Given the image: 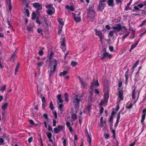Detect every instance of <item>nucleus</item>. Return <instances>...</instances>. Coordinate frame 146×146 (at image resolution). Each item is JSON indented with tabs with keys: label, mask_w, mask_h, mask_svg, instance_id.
<instances>
[{
	"label": "nucleus",
	"mask_w": 146,
	"mask_h": 146,
	"mask_svg": "<svg viewBox=\"0 0 146 146\" xmlns=\"http://www.w3.org/2000/svg\"><path fill=\"white\" fill-rule=\"evenodd\" d=\"M54 53L51 52L50 53V64L49 66V68L50 69L49 73V76H52V74L55 72L56 68L57 65V62L56 60L53 58H52L51 57L53 55Z\"/></svg>",
	"instance_id": "nucleus-1"
},
{
	"label": "nucleus",
	"mask_w": 146,
	"mask_h": 146,
	"mask_svg": "<svg viewBox=\"0 0 146 146\" xmlns=\"http://www.w3.org/2000/svg\"><path fill=\"white\" fill-rule=\"evenodd\" d=\"M112 29L115 30L114 31H110L109 32L108 34V37L109 38L112 37L113 35V32H119L121 30V26L120 24H118L115 26L112 27Z\"/></svg>",
	"instance_id": "nucleus-2"
},
{
	"label": "nucleus",
	"mask_w": 146,
	"mask_h": 146,
	"mask_svg": "<svg viewBox=\"0 0 146 146\" xmlns=\"http://www.w3.org/2000/svg\"><path fill=\"white\" fill-rule=\"evenodd\" d=\"M140 93V90H135V88L132 91V99L134 100H137L138 99L139 94Z\"/></svg>",
	"instance_id": "nucleus-3"
},
{
	"label": "nucleus",
	"mask_w": 146,
	"mask_h": 146,
	"mask_svg": "<svg viewBox=\"0 0 146 146\" xmlns=\"http://www.w3.org/2000/svg\"><path fill=\"white\" fill-rule=\"evenodd\" d=\"M52 6V4L48 5L45 6L46 8H48L47 11V13L49 15L53 14L55 12V9Z\"/></svg>",
	"instance_id": "nucleus-4"
},
{
	"label": "nucleus",
	"mask_w": 146,
	"mask_h": 146,
	"mask_svg": "<svg viewBox=\"0 0 146 146\" xmlns=\"http://www.w3.org/2000/svg\"><path fill=\"white\" fill-rule=\"evenodd\" d=\"M101 57L102 59H103L106 57L111 58L112 57V56L111 54H110L108 52H107L106 50L105 49L102 51Z\"/></svg>",
	"instance_id": "nucleus-5"
},
{
	"label": "nucleus",
	"mask_w": 146,
	"mask_h": 146,
	"mask_svg": "<svg viewBox=\"0 0 146 146\" xmlns=\"http://www.w3.org/2000/svg\"><path fill=\"white\" fill-rule=\"evenodd\" d=\"M99 86V84L98 82V80H97L96 81L94 80H93L91 83L90 89L91 90V91L90 92V93L91 94V92L93 91L94 88Z\"/></svg>",
	"instance_id": "nucleus-6"
},
{
	"label": "nucleus",
	"mask_w": 146,
	"mask_h": 146,
	"mask_svg": "<svg viewBox=\"0 0 146 146\" xmlns=\"http://www.w3.org/2000/svg\"><path fill=\"white\" fill-rule=\"evenodd\" d=\"M95 15V12L94 11L92 8H90L88 12V17L89 19H92L94 17Z\"/></svg>",
	"instance_id": "nucleus-7"
},
{
	"label": "nucleus",
	"mask_w": 146,
	"mask_h": 146,
	"mask_svg": "<svg viewBox=\"0 0 146 146\" xmlns=\"http://www.w3.org/2000/svg\"><path fill=\"white\" fill-rule=\"evenodd\" d=\"M81 13L80 12H79L77 15L73 13H72V15L73 17L74 20L76 22H80L81 21V18L80 16Z\"/></svg>",
	"instance_id": "nucleus-8"
},
{
	"label": "nucleus",
	"mask_w": 146,
	"mask_h": 146,
	"mask_svg": "<svg viewBox=\"0 0 146 146\" xmlns=\"http://www.w3.org/2000/svg\"><path fill=\"white\" fill-rule=\"evenodd\" d=\"M104 100H108L109 97L108 88L107 87L104 88Z\"/></svg>",
	"instance_id": "nucleus-9"
},
{
	"label": "nucleus",
	"mask_w": 146,
	"mask_h": 146,
	"mask_svg": "<svg viewBox=\"0 0 146 146\" xmlns=\"http://www.w3.org/2000/svg\"><path fill=\"white\" fill-rule=\"evenodd\" d=\"M142 114L141 115V123L142 125L144 126V120L145 119L146 115V109H144L142 111Z\"/></svg>",
	"instance_id": "nucleus-10"
},
{
	"label": "nucleus",
	"mask_w": 146,
	"mask_h": 146,
	"mask_svg": "<svg viewBox=\"0 0 146 146\" xmlns=\"http://www.w3.org/2000/svg\"><path fill=\"white\" fill-rule=\"evenodd\" d=\"M85 133L86 137L87 138V140L88 142L89 146H92L91 145V138L90 137L88 133V131L87 129L85 130Z\"/></svg>",
	"instance_id": "nucleus-11"
},
{
	"label": "nucleus",
	"mask_w": 146,
	"mask_h": 146,
	"mask_svg": "<svg viewBox=\"0 0 146 146\" xmlns=\"http://www.w3.org/2000/svg\"><path fill=\"white\" fill-rule=\"evenodd\" d=\"M95 31L96 34L98 36L100 39V41L101 42L103 38V36L102 35V33L100 31H98L96 29H95Z\"/></svg>",
	"instance_id": "nucleus-12"
},
{
	"label": "nucleus",
	"mask_w": 146,
	"mask_h": 146,
	"mask_svg": "<svg viewBox=\"0 0 146 146\" xmlns=\"http://www.w3.org/2000/svg\"><path fill=\"white\" fill-rule=\"evenodd\" d=\"M33 7L38 11H40L42 9V6L41 4L38 3H35L33 4Z\"/></svg>",
	"instance_id": "nucleus-13"
},
{
	"label": "nucleus",
	"mask_w": 146,
	"mask_h": 146,
	"mask_svg": "<svg viewBox=\"0 0 146 146\" xmlns=\"http://www.w3.org/2000/svg\"><path fill=\"white\" fill-rule=\"evenodd\" d=\"M80 101H73V106L75 108L76 111L78 110Z\"/></svg>",
	"instance_id": "nucleus-14"
},
{
	"label": "nucleus",
	"mask_w": 146,
	"mask_h": 146,
	"mask_svg": "<svg viewBox=\"0 0 146 146\" xmlns=\"http://www.w3.org/2000/svg\"><path fill=\"white\" fill-rule=\"evenodd\" d=\"M120 101H118V102H117V107L116 109V112H115L114 111V110L113 109V108L112 109V110H113V111H112L111 114V116H113L114 114L117 111L119 108V103H120Z\"/></svg>",
	"instance_id": "nucleus-15"
},
{
	"label": "nucleus",
	"mask_w": 146,
	"mask_h": 146,
	"mask_svg": "<svg viewBox=\"0 0 146 146\" xmlns=\"http://www.w3.org/2000/svg\"><path fill=\"white\" fill-rule=\"evenodd\" d=\"M105 5V4L104 3L100 2L98 8V10L102 11L104 9Z\"/></svg>",
	"instance_id": "nucleus-16"
},
{
	"label": "nucleus",
	"mask_w": 146,
	"mask_h": 146,
	"mask_svg": "<svg viewBox=\"0 0 146 146\" xmlns=\"http://www.w3.org/2000/svg\"><path fill=\"white\" fill-rule=\"evenodd\" d=\"M39 61L36 64L37 65L38 67L41 66L44 63V58H42L40 59H39Z\"/></svg>",
	"instance_id": "nucleus-17"
},
{
	"label": "nucleus",
	"mask_w": 146,
	"mask_h": 146,
	"mask_svg": "<svg viewBox=\"0 0 146 146\" xmlns=\"http://www.w3.org/2000/svg\"><path fill=\"white\" fill-rule=\"evenodd\" d=\"M59 102L58 103V104H60V105H59L58 107V109L61 112L63 111L62 108L63 106L62 104V103L64 101H58Z\"/></svg>",
	"instance_id": "nucleus-18"
},
{
	"label": "nucleus",
	"mask_w": 146,
	"mask_h": 146,
	"mask_svg": "<svg viewBox=\"0 0 146 146\" xmlns=\"http://www.w3.org/2000/svg\"><path fill=\"white\" fill-rule=\"evenodd\" d=\"M8 103H6L3 104L1 107V109L3 110L6 111L7 109Z\"/></svg>",
	"instance_id": "nucleus-19"
},
{
	"label": "nucleus",
	"mask_w": 146,
	"mask_h": 146,
	"mask_svg": "<svg viewBox=\"0 0 146 146\" xmlns=\"http://www.w3.org/2000/svg\"><path fill=\"white\" fill-rule=\"evenodd\" d=\"M46 135L47 137L49 139V141L51 142H52V133H51L47 132L46 133Z\"/></svg>",
	"instance_id": "nucleus-20"
},
{
	"label": "nucleus",
	"mask_w": 146,
	"mask_h": 146,
	"mask_svg": "<svg viewBox=\"0 0 146 146\" xmlns=\"http://www.w3.org/2000/svg\"><path fill=\"white\" fill-rule=\"evenodd\" d=\"M87 110L88 111V113L89 115H91V110L92 109V105L90 104H89L86 107Z\"/></svg>",
	"instance_id": "nucleus-21"
},
{
	"label": "nucleus",
	"mask_w": 146,
	"mask_h": 146,
	"mask_svg": "<svg viewBox=\"0 0 146 146\" xmlns=\"http://www.w3.org/2000/svg\"><path fill=\"white\" fill-rule=\"evenodd\" d=\"M66 8L69 11H73L74 10V7L72 6L67 5L66 6Z\"/></svg>",
	"instance_id": "nucleus-22"
},
{
	"label": "nucleus",
	"mask_w": 146,
	"mask_h": 146,
	"mask_svg": "<svg viewBox=\"0 0 146 146\" xmlns=\"http://www.w3.org/2000/svg\"><path fill=\"white\" fill-rule=\"evenodd\" d=\"M78 78L81 82V84L82 86L83 87H85L86 86V84L83 81L82 79V78L79 76L78 77Z\"/></svg>",
	"instance_id": "nucleus-23"
},
{
	"label": "nucleus",
	"mask_w": 146,
	"mask_h": 146,
	"mask_svg": "<svg viewBox=\"0 0 146 146\" xmlns=\"http://www.w3.org/2000/svg\"><path fill=\"white\" fill-rule=\"evenodd\" d=\"M139 60H138L135 63L134 65L132 67V72H133V71L135 70V68L137 67V65L138 63H139Z\"/></svg>",
	"instance_id": "nucleus-24"
},
{
	"label": "nucleus",
	"mask_w": 146,
	"mask_h": 146,
	"mask_svg": "<svg viewBox=\"0 0 146 146\" xmlns=\"http://www.w3.org/2000/svg\"><path fill=\"white\" fill-rule=\"evenodd\" d=\"M139 41V40H138L136 42L135 44H133L131 45V47L132 48V49H133L136 47V46L138 45Z\"/></svg>",
	"instance_id": "nucleus-25"
},
{
	"label": "nucleus",
	"mask_w": 146,
	"mask_h": 146,
	"mask_svg": "<svg viewBox=\"0 0 146 146\" xmlns=\"http://www.w3.org/2000/svg\"><path fill=\"white\" fill-rule=\"evenodd\" d=\"M113 0H108V3L109 6H111L113 5Z\"/></svg>",
	"instance_id": "nucleus-26"
},
{
	"label": "nucleus",
	"mask_w": 146,
	"mask_h": 146,
	"mask_svg": "<svg viewBox=\"0 0 146 146\" xmlns=\"http://www.w3.org/2000/svg\"><path fill=\"white\" fill-rule=\"evenodd\" d=\"M129 71V70H128L127 71L125 72V78L126 82V83H127V82L128 78V76L127 74Z\"/></svg>",
	"instance_id": "nucleus-27"
},
{
	"label": "nucleus",
	"mask_w": 146,
	"mask_h": 146,
	"mask_svg": "<svg viewBox=\"0 0 146 146\" xmlns=\"http://www.w3.org/2000/svg\"><path fill=\"white\" fill-rule=\"evenodd\" d=\"M7 111H4L3 110L2 113V118H5L6 115H5Z\"/></svg>",
	"instance_id": "nucleus-28"
},
{
	"label": "nucleus",
	"mask_w": 146,
	"mask_h": 146,
	"mask_svg": "<svg viewBox=\"0 0 146 146\" xmlns=\"http://www.w3.org/2000/svg\"><path fill=\"white\" fill-rule=\"evenodd\" d=\"M77 117V115L75 114H73L72 115V118L73 121L75 120Z\"/></svg>",
	"instance_id": "nucleus-29"
},
{
	"label": "nucleus",
	"mask_w": 146,
	"mask_h": 146,
	"mask_svg": "<svg viewBox=\"0 0 146 146\" xmlns=\"http://www.w3.org/2000/svg\"><path fill=\"white\" fill-rule=\"evenodd\" d=\"M57 127L58 128V130L59 131H62V130H63V129L64 127H63L62 125H58L57 126Z\"/></svg>",
	"instance_id": "nucleus-30"
},
{
	"label": "nucleus",
	"mask_w": 146,
	"mask_h": 146,
	"mask_svg": "<svg viewBox=\"0 0 146 146\" xmlns=\"http://www.w3.org/2000/svg\"><path fill=\"white\" fill-rule=\"evenodd\" d=\"M133 105V104H132V103H131L129 106H128L127 105L125 106V108L128 109H130L132 108Z\"/></svg>",
	"instance_id": "nucleus-31"
},
{
	"label": "nucleus",
	"mask_w": 146,
	"mask_h": 146,
	"mask_svg": "<svg viewBox=\"0 0 146 146\" xmlns=\"http://www.w3.org/2000/svg\"><path fill=\"white\" fill-rule=\"evenodd\" d=\"M58 21L59 24L61 25V26H62L64 25V23L62 21V19L61 18L59 19Z\"/></svg>",
	"instance_id": "nucleus-32"
},
{
	"label": "nucleus",
	"mask_w": 146,
	"mask_h": 146,
	"mask_svg": "<svg viewBox=\"0 0 146 146\" xmlns=\"http://www.w3.org/2000/svg\"><path fill=\"white\" fill-rule=\"evenodd\" d=\"M121 113V111H120L117 114V119L116 121H118V122L119 121V120L120 118V114Z\"/></svg>",
	"instance_id": "nucleus-33"
},
{
	"label": "nucleus",
	"mask_w": 146,
	"mask_h": 146,
	"mask_svg": "<svg viewBox=\"0 0 146 146\" xmlns=\"http://www.w3.org/2000/svg\"><path fill=\"white\" fill-rule=\"evenodd\" d=\"M65 100H68V95L67 93H65L64 94Z\"/></svg>",
	"instance_id": "nucleus-34"
},
{
	"label": "nucleus",
	"mask_w": 146,
	"mask_h": 146,
	"mask_svg": "<svg viewBox=\"0 0 146 146\" xmlns=\"http://www.w3.org/2000/svg\"><path fill=\"white\" fill-rule=\"evenodd\" d=\"M16 54L14 53L12 55L11 57V59L13 60H14L16 58Z\"/></svg>",
	"instance_id": "nucleus-35"
},
{
	"label": "nucleus",
	"mask_w": 146,
	"mask_h": 146,
	"mask_svg": "<svg viewBox=\"0 0 146 146\" xmlns=\"http://www.w3.org/2000/svg\"><path fill=\"white\" fill-rule=\"evenodd\" d=\"M78 64L77 62L72 61L71 62V65L73 66H75Z\"/></svg>",
	"instance_id": "nucleus-36"
},
{
	"label": "nucleus",
	"mask_w": 146,
	"mask_h": 146,
	"mask_svg": "<svg viewBox=\"0 0 146 146\" xmlns=\"http://www.w3.org/2000/svg\"><path fill=\"white\" fill-rule=\"evenodd\" d=\"M6 87V86L5 85H4L2 86L0 89L1 91L3 92L5 90Z\"/></svg>",
	"instance_id": "nucleus-37"
},
{
	"label": "nucleus",
	"mask_w": 146,
	"mask_h": 146,
	"mask_svg": "<svg viewBox=\"0 0 146 146\" xmlns=\"http://www.w3.org/2000/svg\"><path fill=\"white\" fill-rule=\"evenodd\" d=\"M54 131L55 134H57L60 132L57 127L54 128Z\"/></svg>",
	"instance_id": "nucleus-38"
},
{
	"label": "nucleus",
	"mask_w": 146,
	"mask_h": 146,
	"mask_svg": "<svg viewBox=\"0 0 146 146\" xmlns=\"http://www.w3.org/2000/svg\"><path fill=\"white\" fill-rule=\"evenodd\" d=\"M67 74V72L66 71H64L63 72H61L59 75L60 76H64Z\"/></svg>",
	"instance_id": "nucleus-39"
},
{
	"label": "nucleus",
	"mask_w": 146,
	"mask_h": 146,
	"mask_svg": "<svg viewBox=\"0 0 146 146\" xmlns=\"http://www.w3.org/2000/svg\"><path fill=\"white\" fill-rule=\"evenodd\" d=\"M36 17V15L35 12H33L32 14V19L33 20Z\"/></svg>",
	"instance_id": "nucleus-40"
},
{
	"label": "nucleus",
	"mask_w": 146,
	"mask_h": 146,
	"mask_svg": "<svg viewBox=\"0 0 146 146\" xmlns=\"http://www.w3.org/2000/svg\"><path fill=\"white\" fill-rule=\"evenodd\" d=\"M146 23V19L143 21L139 25V26L140 27H142L144 25H145Z\"/></svg>",
	"instance_id": "nucleus-41"
},
{
	"label": "nucleus",
	"mask_w": 146,
	"mask_h": 146,
	"mask_svg": "<svg viewBox=\"0 0 146 146\" xmlns=\"http://www.w3.org/2000/svg\"><path fill=\"white\" fill-rule=\"evenodd\" d=\"M113 117L112 116H111L110 118L109 119V121L111 122V126H112V123H113Z\"/></svg>",
	"instance_id": "nucleus-42"
},
{
	"label": "nucleus",
	"mask_w": 146,
	"mask_h": 146,
	"mask_svg": "<svg viewBox=\"0 0 146 146\" xmlns=\"http://www.w3.org/2000/svg\"><path fill=\"white\" fill-rule=\"evenodd\" d=\"M66 124L67 126V127L68 128H69L72 126H71L70 125V123L68 121H66Z\"/></svg>",
	"instance_id": "nucleus-43"
},
{
	"label": "nucleus",
	"mask_w": 146,
	"mask_h": 146,
	"mask_svg": "<svg viewBox=\"0 0 146 146\" xmlns=\"http://www.w3.org/2000/svg\"><path fill=\"white\" fill-rule=\"evenodd\" d=\"M100 114H101L103 112L104 108L103 107H100Z\"/></svg>",
	"instance_id": "nucleus-44"
},
{
	"label": "nucleus",
	"mask_w": 146,
	"mask_h": 146,
	"mask_svg": "<svg viewBox=\"0 0 146 146\" xmlns=\"http://www.w3.org/2000/svg\"><path fill=\"white\" fill-rule=\"evenodd\" d=\"M64 137H62V139L63 140V144L64 146H66V139H63Z\"/></svg>",
	"instance_id": "nucleus-45"
},
{
	"label": "nucleus",
	"mask_w": 146,
	"mask_h": 146,
	"mask_svg": "<svg viewBox=\"0 0 146 146\" xmlns=\"http://www.w3.org/2000/svg\"><path fill=\"white\" fill-rule=\"evenodd\" d=\"M135 37V33L134 32H133L132 35L130 36V39H133Z\"/></svg>",
	"instance_id": "nucleus-46"
},
{
	"label": "nucleus",
	"mask_w": 146,
	"mask_h": 146,
	"mask_svg": "<svg viewBox=\"0 0 146 146\" xmlns=\"http://www.w3.org/2000/svg\"><path fill=\"white\" fill-rule=\"evenodd\" d=\"M119 97L121 100H122L123 99V94L122 93H119Z\"/></svg>",
	"instance_id": "nucleus-47"
},
{
	"label": "nucleus",
	"mask_w": 146,
	"mask_h": 146,
	"mask_svg": "<svg viewBox=\"0 0 146 146\" xmlns=\"http://www.w3.org/2000/svg\"><path fill=\"white\" fill-rule=\"evenodd\" d=\"M50 107L51 110H53L54 109L53 103L52 102H51L50 104Z\"/></svg>",
	"instance_id": "nucleus-48"
},
{
	"label": "nucleus",
	"mask_w": 146,
	"mask_h": 146,
	"mask_svg": "<svg viewBox=\"0 0 146 146\" xmlns=\"http://www.w3.org/2000/svg\"><path fill=\"white\" fill-rule=\"evenodd\" d=\"M53 113L54 115V116L55 118L56 119L57 118V113L55 111H53Z\"/></svg>",
	"instance_id": "nucleus-49"
},
{
	"label": "nucleus",
	"mask_w": 146,
	"mask_h": 146,
	"mask_svg": "<svg viewBox=\"0 0 146 146\" xmlns=\"http://www.w3.org/2000/svg\"><path fill=\"white\" fill-rule=\"evenodd\" d=\"M130 32H128L127 33V34L126 35H124L122 36V38L123 39H124L129 34Z\"/></svg>",
	"instance_id": "nucleus-50"
},
{
	"label": "nucleus",
	"mask_w": 146,
	"mask_h": 146,
	"mask_svg": "<svg viewBox=\"0 0 146 146\" xmlns=\"http://www.w3.org/2000/svg\"><path fill=\"white\" fill-rule=\"evenodd\" d=\"M105 138L106 139H108L110 137V135L108 134H106L104 135Z\"/></svg>",
	"instance_id": "nucleus-51"
},
{
	"label": "nucleus",
	"mask_w": 146,
	"mask_h": 146,
	"mask_svg": "<svg viewBox=\"0 0 146 146\" xmlns=\"http://www.w3.org/2000/svg\"><path fill=\"white\" fill-rule=\"evenodd\" d=\"M4 141L3 139L2 138H0V145H1L3 144Z\"/></svg>",
	"instance_id": "nucleus-52"
},
{
	"label": "nucleus",
	"mask_w": 146,
	"mask_h": 146,
	"mask_svg": "<svg viewBox=\"0 0 146 146\" xmlns=\"http://www.w3.org/2000/svg\"><path fill=\"white\" fill-rule=\"evenodd\" d=\"M62 26H59L58 28V33H60L62 31Z\"/></svg>",
	"instance_id": "nucleus-53"
},
{
	"label": "nucleus",
	"mask_w": 146,
	"mask_h": 146,
	"mask_svg": "<svg viewBox=\"0 0 146 146\" xmlns=\"http://www.w3.org/2000/svg\"><path fill=\"white\" fill-rule=\"evenodd\" d=\"M25 13H26L27 15V16L28 17L29 16V11L27 9H26L25 10Z\"/></svg>",
	"instance_id": "nucleus-54"
},
{
	"label": "nucleus",
	"mask_w": 146,
	"mask_h": 146,
	"mask_svg": "<svg viewBox=\"0 0 146 146\" xmlns=\"http://www.w3.org/2000/svg\"><path fill=\"white\" fill-rule=\"evenodd\" d=\"M33 140V138L32 137H31L29 138L28 139V141L29 143H30L32 142Z\"/></svg>",
	"instance_id": "nucleus-55"
},
{
	"label": "nucleus",
	"mask_w": 146,
	"mask_h": 146,
	"mask_svg": "<svg viewBox=\"0 0 146 146\" xmlns=\"http://www.w3.org/2000/svg\"><path fill=\"white\" fill-rule=\"evenodd\" d=\"M43 116L45 119H48V116L47 114H46V113L44 114H43Z\"/></svg>",
	"instance_id": "nucleus-56"
},
{
	"label": "nucleus",
	"mask_w": 146,
	"mask_h": 146,
	"mask_svg": "<svg viewBox=\"0 0 146 146\" xmlns=\"http://www.w3.org/2000/svg\"><path fill=\"white\" fill-rule=\"evenodd\" d=\"M48 130L49 131H52V127L50 125H48Z\"/></svg>",
	"instance_id": "nucleus-57"
},
{
	"label": "nucleus",
	"mask_w": 146,
	"mask_h": 146,
	"mask_svg": "<svg viewBox=\"0 0 146 146\" xmlns=\"http://www.w3.org/2000/svg\"><path fill=\"white\" fill-rule=\"evenodd\" d=\"M109 49L112 52L113 51L114 49V48L113 47L110 46L109 47Z\"/></svg>",
	"instance_id": "nucleus-58"
},
{
	"label": "nucleus",
	"mask_w": 146,
	"mask_h": 146,
	"mask_svg": "<svg viewBox=\"0 0 146 146\" xmlns=\"http://www.w3.org/2000/svg\"><path fill=\"white\" fill-rule=\"evenodd\" d=\"M57 97L58 98V99L59 100H61V96L60 94H59L58 95H57Z\"/></svg>",
	"instance_id": "nucleus-59"
},
{
	"label": "nucleus",
	"mask_w": 146,
	"mask_h": 146,
	"mask_svg": "<svg viewBox=\"0 0 146 146\" xmlns=\"http://www.w3.org/2000/svg\"><path fill=\"white\" fill-rule=\"evenodd\" d=\"M53 120V126L54 127L55 126H56V120L54 119Z\"/></svg>",
	"instance_id": "nucleus-60"
},
{
	"label": "nucleus",
	"mask_w": 146,
	"mask_h": 146,
	"mask_svg": "<svg viewBox=\"0 0 146 146\" xmlns=\"http://www.w3.org/2000/svg\"><path fill=\"white\" fill-rule=\"evenodd\" d=\"M38 54L40 55H42L43 54L44 52L42 50H40L38 52Z\"/></svg>",
	"instance_id": "nucleus-61"
},
{
	"label": "nucleus",
	"mask_w": 146,
	"mask_h": 146,
	"mask_svg": "<svg viewBox=\"0 0 146 146\" xmlns=\"http://www.w3.org/2000/svg\"><path fill=\"white\" fill-rule=\"evenodd\" d=\"M136 142V141L135 140L132 143L129 144V146H134L135 144V142Z\"/></svg>",
	"instance_id": "nucleus-62"
},
{
	"label": "nucleus",
	"mask_w": 146,
	"mask_h": 146,
	"mask_svg": "<svg viewBox=\"0 0 146 146\" xmlns=\"http://www.w3.org/2000/svg\"><path fill=\"white\" fill-rule=\"evenodd\" d=\"M143 2L142 3L137 5V6L139 8H141L142 7H143Z\"/></svg>",
	"instance_id": "nucleus-63"
},
{
	"label": "nucleus",
	"mask_w": 146,
	"mask_h": 146,
	"mask_svg": "<svg viewBox=\"0 0 146 146\" xmlns=\"http://www.w3.org/2000/svg\"><path fill=\"white\" fill-rule=\"evenodd\" d=\"M29 121L30 123L31 124H35L33 121L32 119H29Z\"/></svg>",
	"instance_id": "nucleus-64"
}]
</instances>
